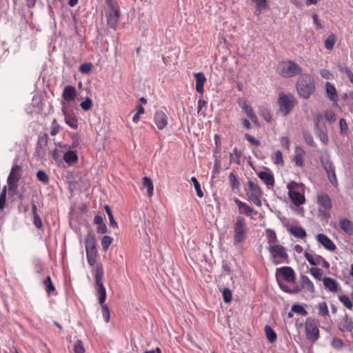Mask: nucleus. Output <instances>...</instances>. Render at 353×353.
Masks as SVG:
<instances>
[{
	"instance_id": "obj_63",
	"label": "nucleus",
	"mask_w": 353,
	"mask_h": 353,
	"mask_svg": "<svg viewBox=\"0 0 353 353\" xmlns=\"http://www.w3.org/2000/svg\"><path fill=\"white\" fill-rule=\"evenodd\" d=\"M61 151L57 148H54L52 150H51L49 153V154L51 156V158L53 159V161L57 162L60 159Z\"/></svg>"
},
{
	"instance_id": "obj_45",
	"label": "nucleus",
	"mask_w": 353,
	"mask_h": 353,
	"mask_svg": "<svg viewBox=\"0 0 353 353\" xmlns=\"http://www.w3.org/2000/svg\"><path fill=\"white\" fill-rule=\"evenodd\" d=\"M310 273L318 281L323 280V270L319 268H312L310 270Z\"/></svg>"
},
{
	"instance_id": "obj_62",
	"label": "nucleus",
	"mask_w": 353,
	"mask_h": 353,
	"mask_svg": "<svg viewBox=\"0 0 353 353\" xmlns=\"http://www.w3.org/2000/svg\"><path fill=\"white\" fill-rule=\"evenodd\" d=\"M59 130H60V125L57 123V120L55 119H54L52 122V126L50 128V134L52 136L57 135L59 133Z\"/></svg>"
},
{
	"instance_id": "obj_22",
	"label": "nucleus",
	"mask_w": 353,
	"mask_h": 353,
	"mask_svg": "<svg viewBox=\"0 0 353 353\" xmlns=\"http://www.w3.org/2000/svg\"><path fill=\"white\" fill-rule=\"evenodd\" d=\"M194 74L196 79V90L199 93L203 94L204 92V84L206 81V77L202 72H196L194 73Z\"/></svg>"
},
{
	"instance_id": "obj_43",
	"label": "nucleus",
	"mask_w": 353,
	"mask_h": 353,
	"mask_svg": "<svg viewBox=\"0 0 353 353\" xmlns=\"http://www.w3.org/2000/svg\"><path fill=\"white\" fill-rule=\"evenodd\" d=\"M113 241V238L108 235H105L101 239V246L104 251H106Z\"/></svg>"
},
{
	"instance_id": "obj_16",
	"label": "nucleus",
	"mask_w": 353,
	"mask_h": 353,
	"mask_svg": "<svg viewBox=\"0 0 353 353\" xmlns=\"http://www.w3.org/2000/svg\"><path fill=\"white\" fill-rule=\"evenodd\" d=\"M234 201L236 204L241 214H244L247 216H251L253 214L254 215L257 214V212L252 208H251L246 203L241 201L238 198H235Z\"/></svg>"
},
{
	"instance_id": "obj_34",
	"label": "nucleus",
	"mask_w": 353,
	"mask_h": 353,
	"mask_svg": "<svg viewBox=\"0 0 353 353\" xmlns=\"http://www.w3.org/2000/svg\"><path fill=\"white\" fill-rule=\"evenodd\" d=\"M143 188L147 189L148 196H152L153 194V182L150 177L145 176L143 178Z\"/></svg>"
},
{
	"instance_id": "obj_27",
	"label": "nucleus",
	"mask_w": 353,
	"mask_h": 353,
	"mask_svg": "<svg viewBox=\"0 0 353 353\" xmlns=\"http://www.w3.org/2000/svg\"><path fill=\"white\" fill-rule=\"evenodd\" d=\"M340 228L348 235L353 234L352 223L347 219H342L339 220Z\"/></svg>"
},
{
	"instance_id": "obj_60",
	"label": "nucleus",
	"mask_w": 353,
	"mask_h": 353,
	"mask_svg": "<svg viewBox=\"0 0 353 353\" xmlns=\"http://www.w3.org/2000/svg\"><path fill=\"white\" fill-rule=\"evenodd\" d=\"M339 125H340V133L341 134H346L348 131V125L346 122V120L343 118L340 119L339 120Z\"/></svg>"
},
{
	"instance_id": "obj_51",
	"label": "nucleus",
	"mask_w": 353,
	"mask_h": 353,
	"mask_svg": "<svg viewBox=\"0 0 353 353\" xmlns=\"http://www.w3.org/2000/svg\"><path fill=\"white\" fill-rule=\"evenodd\" d=\"M101 305L102 309L103 318L105 323H108L110 319V312L108 306L107 304H105V303H102Z\"/></svg>"
},
{
	"instance_id": "obj_53",
	"label": "nucleus",
	"mask_w": 353,
	"mask_h": 353,
	"mask_svg": "<svg viewBox=\"0 0 353 353\" xmlns=\"http://www.w3.org/2000/svg\"><path fill=\"white\" fill-rule=\"evenodd\" d=\"M331 345L336 350H341L344 345V343L342 339L337 337H334L331 341Z\"/></svg>"
},
{
	"instance_id": "obj_15",
	"label": "nucleus",
	"mask_w": 353,
	"mask_h": 353,
	"mask_svg": "<svg viewBox=\"0 0 353 353\" xmlns=\"http://www.w3.org/2000/svg\"><path fill=\"white\" fill-rule=\"evenodd\" d=\"M338 329L342 332H350L353 330V321L352 319L349 317L347 314H345V316L340 319V322L338 324Z\"/></svg>"
},
{
	"instance_id": "obj_58",
	"label": "nucleus",
	"mask_w": 353,
	"mask_h": 353,
	"mask_svg": "<svg viewBox=\"0 0 353 353\" xmlns=\"http://www.w3.org/2000/svg\"><path fill=\"white\" fill-rule=\"evenodd\" d=\"M80 106L84 111H88L92 108V101L90 98L87 97L85 101L80 103Z\"/></svg>"
},
{
	"instance_id": "obj_9",
	"label": "nucleus",
	"mask_w": 353,
	"mask_h": 353,
	"mask_svg": "<svg viewBox=\"0 0 353 353\" xmlns=\"http://www.w3.org/2000/svg\"><path fill=\"white\" fill-rule=\"evenodd\" d=\"M319 322L314 318L306 319L305 323V331L307 339L312 344L315 343L319 339V330L318 328Z\"/></svg>"
},
{
	"instance_id": "obj_14",
	"label": "nucleus",
	"mask_w": 353,
	"mask_h": 353,
	"mask_svg": "<svg viewBox=\"0 0 353 353\" xmlns=\"http://www.w3.org/2000/svg\"><path fill=\"white\" fill-rule=\"evenodd\" d=\"M316 239L318 243L326 250L331 252H334L336 250V245L327 235L321 233L316 235Z\"/></svg>"
},
{
	"instance_id": "obj_17",
	"label": "nucleus",
	"mask_w": 353,
	"mask_h": 353,
	"mask_svg": "<svg viewBox=\"0 0 353 353\" xmlns=\"http://www.w3.org/2000/svg\"><path fill=\"white\" fill-rule=\"evenodd\" d=\"M154 121L159 130L164 129L168 125V117L162 110H157L156 112Z\"/></svg>"
},
{
	"instance_id": "obj_26",
	"label": "nucleus",
	"mask_w": 353,
	"mask_h": 353,
	"mask_svg": "<svg viewBox=\"0 0 353 353\" xmlns=\"http://www.w3.org/2000/svg\"><path fill=\"white\" fill-rule=\"evenodd\" d=\"M43 284L45 287L46 292L48 296H50L52 295L56 296L57 294L55 286L53 284L52 279L50 276H46V278L43 281Z\"/></svg>"
},
{
	"instance_id": "obj_50",
	"label": "nucleus",
	"mask_w": 353,
	"mask_h": 353,
	"mask_svg": "<svg viewBox=\"0 0 353 353\" xmlns=\"http://www.w3.org/2000/svg\"><path fill=\"white\" fill-rule=\"evenodd\" d=\"M37 178L39 181L44 184H48L49 182V176L43 170H39L37 172Z\"/></svg>"
},
{
	"instance_id": "obj_30",
	"label": "nucleus",
	"mask_w": 353,
	"mask_h": 353,
	"mask_svg": "<svg viewBox=\"0 0 353 353\" xmlns=\"http://www.w3.org/2000/svg\"><path fill=\"white\" fill-rule=\"evenodd\" d=\"M63 160L68 164H73L78 161L77 152L74 150H68L63 154Z\"/></svg>"
},
{
	"instance_id": "obj_44",
	"label": "nucleus",
	"mask_w": 353,
	"mask_h": 353,
	"mask_svg": "<svg viewBox=\"0 0 353 353\" xmlns=\"http://www.w3.org/2000/svg\"><path fill=\"white\" fill-rule=\"evenodd\" d=\"M339 299L343 303V305L347 309L351 310L352 308L353 304L348 296L339 295Z\"/></svg>"
},
{
	"instance_id": "obj_6",
	"label": "nucleus",
	"mask_w": 353,
	"mask_h": 353,
	"mask_svg": "<svg viewBox=\"0 0 353 353\" xmlns=\"http://www.w3.org/2000/svg\"><path fill=\"white\" fill-rule=\"evenodd\" d=\"M267 248L270 254L272 262L274 265L290 263L289 256L284 246L281 245H271Z\"/></svg>"
},
{
	"instance_id": "obj_29",
	"label": "nucleus",
	"mask_w": 353,
	"mask_h": 353,
	"mask_svg": "<svg viewBox=\"0 0 353 353\" xmlns=\"http://www.w3.org/2000/svg\"><path fill=\"white\" fill-rule=\"evenodd\" d=\"M63 112L65 116V122L72 129L78 128V120L75 116L67 114L63 109Z\"/></svg>"
},
{
	"instance_id": "obj_28",
	"label": "nucleus",
	"mask_w": 353,
	"mask_h": 353,
	"mask_svg": "<svg viewBox=\"0 0 353 353\" xmlns=\"http://www.w3.org/2000/svg\"><path fill=\"white\" fill-rule=\"evenodd\" d=\"M289 231L294 236L297 238L303 239L307 236L305 230L300 226H292Z\"/></svg>"
},
{
	"instance_id": "obj_19",
	"label": "nucleus",
	"mask_w": 353,
	"mask_h": 353,
	"mask_svg": "<svg viewBox=\"0 0 353 353\" xmlns=\"http://www.w3.org/2000/svg\"><path fill=\"white\" fill-rule=\"evenodd\" d=\"M323 282L325 288L330 292H336L341 290L339 283L332 278L325 276L323 279Z\"/></svg>"
},
{
	"instance_id": "obj_35",
	"label": "nucleus",
	"mask_w": 353,
	"mask_h": 353,
	"mask_svg": "<svg viewBox=\"0 0 353 353\" xmlns=\"http://www.w3.org/2000/svg\"><path fill=\"white\" fill-rule=\"evenodd\" d=\"M304 256L305 257L307 261L310 263V264L313 266H317V265H320V259H319V257H322L320 255L313 256L312 254H311L310 253H309L307 252H304Z\"/></svg>"
},
{
	"instance_id": "obj_2",
	"label": "nucleus",
	"mask_w": 353,
	"mask_h": 353,
	"mask_svg": "<svg viewBox=\"0 0 353 353\" xmlns=\"http://www.w3.org/2000/svg\"><path fill=\"white\" fill-rule=\"evenodd\" d=\"M248 230L245 219L241 216H236L234 224L233 235V243L236 247L239 246L245 241L248 236Z\"/></svg>"
},
{
	"instance_id": "obj_48",
	"label": "nucleus",
	"mask_w": 353,
	"mask_h": 353,
	"mask_svg": "<svg viewBox=\"0 0 353 353\" xmlns=\"http://www.w3.org/2000/svg\"><path fill=\"white\" fill-rule=\"evenodd\" d=\"M303 139L305 141V143L311 146V147H316V145L313 139L312 135L308 132H304L303 133Z\"/></svg>"
},
{
	"instance_id": "obj_25",
	"label": "nucleus",
	"mask_w": 353,
	"mask_h": 353,
	"mask_svg": "<svg viewBox=\"0 0 353 353\" xmlns=\"http://www.w3.org/2000/svg\"><path fill=\"white\" fill-rule=\"evenodd\" d=\"M259 178L262 180L268 186H273L274 184V177L271 172L260 171L257 173Z\"/></svg>"
},
{
	"instance_id": "obj_13",
	"label": "nucleus",
	"mask_w": 353,
	"mask_h": 353,
	"mask_svg": "<svg viewBox=\"0 0 353 353\" xmlns=\"http://www.w3.org/2000/svg\"><path fill=\"white\" fill-rule=\"evenodd\" d=\"M49 141L48 134L40 132L38 136L36 149L34 152V157H37L41 160L46 159V146Z\"/></svg>"
},
{
	"instance_id": "obj_49",
	"label": "nucleus",
	"mask_w": 353,
	"mask_h": 353,
	"mask_svg": "<svg viewBox=\"0 0 353 353\" xmlns=\"http://www.w3.org/2000/svg\"><path fill=\"white\" fill-rule=\"evenodd\" d=\"M259 193H248V196L256 206L261 207L262 203Z\"/></svg>"
},
{
	"instance_id": "obj_10",
	"label": "nucleus",
	"mask_w": 353,
	"mask_h": 353,
	"mask_svg": "<svg viewBox=\"0 0 353 353\" xmlns=\"http://www.w3.org/2000/svg\"><path fill=\"white\" fill-rule=\"evenodd\" d=\"M22 168L19 165H14L7 179L8 190L12 192V194L17 192L19 181L22 176Z\"/></svg>"
},
{
	"instance_id": "obj_3",
	"label": "nucleus",
	"mask_w": 353,
	"mask_h": 353,
	"mask_svg": "<svg viewBox=\"0 0 353 353\" xmlns=\"http://www.w3.org/2000/svg\"><path fill=\"white\" fill-rule=\"evenodd\" d=\"M95 235L93 231H89L85 236V248L87 261L90 266H94L97 263V250Z\"/></svg>"
},
{
	"instance_id": "obj_57",
	"label": "nucleus",
	"mask_w": 353,
	"mask_h": 353,
	"mask_svg": "<svg viewBox=\"0 0 353 353\" xmlns=\"http://www.w3.org/2000/svg\"><path fill=\"white\" fill-rule=\"evenodd\" d=\"M324 117L327 121L330 123L334 122L336 119V114L332 110L325 111Z\"/></svg>"
},
{
	"instance_id": "obj_54",
	"label": "nucleus",
	"mask_w": 353,
	"mask_h": 353,
	"mask_svg": "<svg viewBox=\"0 0 353 353\" xmlns=\"http://www.w3.org/2000/svg\"><path fill=\"white\" fill-rule=\"evenodd\" d=\"M319 314L323 316H325L329 314L327 303L324 301L319 304Z\"/></svg>"
},
{
	"instance_id": "obj_61",
	"label": "nucleus",
	"mask_w": 353,
	"mask_h": 353,
	"mask_svg": "<svg viewBox=\"0 0 353 353\" xmlns=\"http://www.w3.org/2000/svg\"><path fill=\"white\" fill-rule=\"evenodd\" d=\"M273 162L276 165H283L284 161L283 158V154L280 150H277L275 152Z\"/></svg>"
},
{
	"instance_id": "obj_64",
	"label": "nucleus",
	"mask_w": 353,
	"mask_h": 353,
	"mask_svg": "<svg viewBox=\"0 0 353 353\" xmlns=\"http://www.w3.org/2000/svg\"><path fill=\"white\" fill-rule=\"evenodd\" d=\"M245 138L248 141H249L252 145L254 146H259L261 145L259 140L255 139L253 136L248 133L245 134Z\"/></svg>"
},
{
	"instance_id": "obj_20",
	"label": "nucleus",
	"mask_w": 353,
	"mask_h": 353,
	"mask_svg": "<svg viewBox=\"0 0 353 353\" xmlns=\"http://www.w3.org/2000/svg\"><path fill=\"white\" fill-rule=\"evenodd\" d=\"M317 203L326 210H330L332 208V200L330 196L325 193L318 194Z\"/></svg>"
},
{
	"instance_id": "obj_33",
	"label": "nucleus",
	"mask_w": 353,
	"mask_h": 353,
	"mask_svg": "<svg viewBox=\"0 0 353 353\" xmlns=\"http://www.w3.org/2000/svg\"><path fill=\"white\" fill-rule=\"evenodd\" d=\"M264 331L270 343H272L276 341L277 338L276 334L270 325H265Z\"/></svg>"
},
{
	"instance_id": "obj_23",
	"label": "nucleus",
	"mask_w": 353,
	"mask_h": 353,
	"mask_svg": "<svg viewBox=\"0 0 353 353\" xmlns=\"http://www.w3.org/2000/svg\"><path fill=\"white\" fill-rule=\"evenodd\" d=\"M77 97V90L75 87L68 85H66L63 91L62 97L66 101H74Z\"/></svg>"
},
{
	"instance_id": "obj_4",
	"label": "nucleus",
	"mask_w": 353,
	"mask_h": 353,
	"mask_svg": "<svg viewBox=\"0 0 353 353\" xmlns=\"http://www.w3.org/2000/svg\"><path fill=\"white\" fill-rule=\"evenodd\" d=\"M105 4L108 6L105 13L108 25L116 30L121 16L119 8L113 0H105Z\"/></svg>"
},
{
	"instance_id": "obj_5",
	"label": "nucleus",
	"mask_w": 353,
	"mask_h": 353,
	"mask_svg": "<svg viewBox=\"0 0 353 353\" xmlns=\"http://www.w3.org/2000/svg\"><path fill=\"white\" fill-rule=\"evenodd\" d=\"M94 279L99 303L102 305V303H105L107 296L106 290L103 285V267L101 263H97L96 265Z\"/></svg>"
},
{
	"instance_id": "obj_46",
	"label": "nucleus",
	"mask_w": 353,
	"mask_h": 353,
	"mask_svg": "<svg viewBox=\"0 0 353 353\" xmlns=\"http://www.w3.org/2000/svg\"><path fill=\"white\" fill-rule=\"evenodd\" d=\"M222 296L223 299V301L225 303H229L232 301V291L228 288H225L222 291Z\"/></svg>"
},
{
	"instance_id": "obj_7",
	"label": "nucleus",
	"mask_w": 353,
	"mask_h": 353,
	"mask_svg": "<svg viewBox=\"0 0 353 353\" xmlns=\"http://www.w3.org/2000/svg\"><path fill=\"white\" fill-rule=\"evenodd\" d=\"M323 119V117L321 113H318L314 117V131L316 137H318L324 145H327L329 142L327 128Z\"/></svg>"
},
{
	"instance_id": "obj_21",
	"label": "nucleus",
	"mask_w": 353,
	"mask_h": 353,
	"mask_svg": "<svg viewBox=\"0 0 353 353\" xmlns=\"http://www.w3.org/2000/svg\"><path fill=\"white\" fill-rule=\"evenodd\" d=\"M300 285L302 289L309 292L311 294L314 293L315 288L312 281L305 274L300 276Z\"/></svg>"
},
{
	"instance_id": "obj_24",
	"label": "nucleus",
	"mask_w": 353,
	"mask_h": 353,
	"mask_svg": "<svg viewBox=\"0 0 353 353\" xmlns=\"http://www.w3.org/2000/svg\"><path fill=\"white\" fill-rule=\"evenodd\" d=\"M325 91L327 98L332 102H336L339 100V96L334 85L330 82H326Z\"/></svg>"
},
{
	"instance_id": "obj_18",
	"label": "nucleus",
	"mask_w": 353,
	"mask_h": 353,
	"mask_svg": "<svg viewBox=\"0 0 353 353\" xmlns=\"http://www.w3.org/2000/svg\"><path fill=\"white\" fill-rule=\"evenodd\" d=\"M288 196L294 205L296 206H299L302 204H303L305 201V196L304 194L294 191L293 190H291V188L289 187V191H288Z\"/></svg>"
},
{
	"instance_id": "obj_41",
	"label": "nucleus",
	"mask_w": 353,
	"mask_h": 353,
	"mask_svg": "<svg viewBox=\"0 0 353 353\" xmlns=\"http://www.w3.org/2000/svg\"><path fill=\"white\" fill-rule=\"evenodd\" d=\"M292 312H294V313L302 316H306L307 314V311L305 307L299 303H295L292 306Z\"/></svg>"
},
{
	"instance_id": "obj_12",
	"label": "nucleus",
	"mask_w": 353,
	"mask_h": 353,
	"mask_svg": "<svg viewBox=\"0 0 353 353\" xmlns=\"http://www.w3.org/2000/svg\"><path fill=\"white\" fill-rule=\"evenodd\" d=\"M276 281H285L288 283H295L296 274L292 268L290 266H283L276 268L275 272Z\"/></svg>"
},
{
	"instance_id": "obj_47",
	"label": "nucleus",
	"mask_w": 353,
	"mask_h": 353,
	"mask_svg": "<svg viewBox=\"0 0 353 353\" xmlns=\"http://www.w3.org/2000/svg\"><path fill=\"white\" fill-rule=\"evenodd\" d=\"M73 350L74 353H85V350L83 341L80 339H77L74 342Z\"/></svg>"
},
{
	"instance_id": "obj_40",
	"label": "nucleus",
	"mask_w": 353,
	"mask_h": 353,
	"mask_svg": "<svg viewBox=\"0 0 353 353\" xmlns=\"http://www.w3.org/2000/svg\"><path fill=\"white\" fill-rule=\"evenodd\" d=\"M229 183L231 188L232 190L238 189L240 186V182L236 177L235 174L233 172H231L228 176Z\"/></svg>"
},
{
	"instance_id": "obj_1",
	"label": "nucleus",
	"mask_w": 353,
	"mask_h": 353,
	"mask_svg": "<svg viewBox=\"0 0 353 353\" xmlns=\"http://www.w3.org/2000/svg\"><path fill=\"white\" fill-rule=\"evenodd\" d=\"M296 88L300 97L309 99L316 91L314 79L310 74H301L296 81Z\"/></svg>"
},
{
	"instance_id": "obj_42",
	"label": "nucleus",
	"mask_w": 353,
	"mask_h": 353,
	"mask_svg": "<svg viewBox=\"0 0 353 353\" xmlns=\"http://www.w3.org/2000/svg\"><path fill=\"white\" fill-rule=\"evenodd\" d=\"M191 182L194 184V189L196 192V194L199 198L203 196V192L201 190V185L195 176H192L190 179Z\"/></svg>"
},
{
	"instance_id": "obj_38",
	"label": "nucleus",
	"mask_w": 353,
	"mask_h": 353,
	"mask_svg": "<svg viewBox=\"0 0 353 353\" xmlns=\"http://www.w3.org/2000/svg\"><path fill=\"white\" fill-rule=\"evenodd\" d=\"M104 210L108 214L110 221V225L113 228H118L117 222L114 220L110 206L105 205Z\"/></svg>"
},
{
	"instance_id": "obj_52",
	"label": "nucleus",
	"mask_w": 353,
	"mask_h": 353,
	"mask_svg": "<svg viewBox=\"0 0 353 353\" xmlns=\"http://www.w3.org/2000/svg\"><path fill=\"white\" fill-rule=\"evenodd\" d=\"M6 193H7V187L4 185L3 187L2 191L0 193V210H3L6 205Z\"/></svg>"
},
{
	"instance_id": "obj_8",
	"label": "nucleus",
	"mask_w": 353,
	"mask_h": 353,
	"mask_svg": "<svg viewBox=\"0 0 353 353\" xmlns=\"http://www.w3.org/2000/svg\"><path fill=\"white\" fill-rule=\"evenodd\" d=\"M281 75L285 78L301 75L302 74L301 67L292 60H287L280 63Z\"/></svg>"
},
{
	"instance_id": "obj_37",
	"label": "nucleus",
	"mask_w": 353,
	"mask_h": 353,
	"mask_svg": "<svg viewBox=\"0 0 353 353\" xmlns=\"http://www.w3.org/2000/svg\"><path fill=\"white\" fill-rule=\"evenodd\" d=\"M336 42V37L334 34H330L325 40V48L327 50H332Z\"/></svg>"
},
{
	"instance_id": "obj_55",
	"label": "nucleus",
	"mask_w": 353,
	"mask_h": 353,
	"mask_svg": "<svg viewBox=\"0 0 353 353\" xmlns=\"http://www.w3.org/2000/svg\"><path fill=\"white\" fill-rule=\"evenodd\" d=\"M240 107L243 109V110L249 118L255 114L253 108L250 105H248L246 102H243L242 104H240Z\"/></svg>"
},
{
	"instance_id": "obj_31",
	"label": "nucleus",
	"mask_w": 353,
	"mask_h": 353,
	"mask_svg": "<svg viewBox=\"0 0 353 353\" xmlns=\"http://www.w3.org/2000/svg\"><path fill=\"white\" fill-rule=\"evenodd\" d=\"M321 164L324 170L325 171L327 175L330 173H332V172H335V168L329 158H321Z\"/></svg>"
},
{
	"instance_id": "obj_11",
	"label": "nucleus",
	"mask_w": 353,
	"mask_h": 353,
	"mask_svg": "<svg viewBox=\"0 0 353 353\" xmlns=\"http://www.w3.org/2000/svg\"><path fill=\"white\" fill-rule=\"evenodd\" d=\"M296 103L297 101L293 96L287 95L283 92L279 94V109L284 116L288 115L292 110Z\"/></svg>"
},
{
	"instance_id": "obj_39",
	"label": "nucleus",
	"mask_w": 353,
	"mask_h": 353,
	"mask_svg": "<svg viewBox=\"0 0 353 353\" xmlns=\"http://www.w3.org/2000/svg\"><path fill=\"white\" fill-rule=\"evenodd\" d=\"M248 185L249 190L252 192V193H259V195L263 194V191L258 184H256L253 181L248 180Z\"/></svg>"
},
{
	"instance_id": "obj_32",
	"label": "nucleus",
	"mask_w": 353,
	"mask_h": 353,
	"mask_svg": "<svg viewBox=\"0 0 353 353\" xmlns=\"http://www.w3.org/2000/svg\"><path fill=\"white\" fill-rule=\"evenodd\" d=\"M295 152V164L299 167H302L303 165V159L302 158V155L305 154V151L301 147H296Z\"/></svg>"
},
{
	"instance_id": "obj_56",
	"label": "nucleus",
	"mask_w": 353,
	"mask_h": 353,
	"mask_svg": "<svg viewBox=\"0 0 353 353\" xmlns=\"http://www.w3.org/2000/svg\"><path fill=\"white\" fill-rule=\"evenodd\" d=\"M221 169V161L217 159H215L213 169L212 171V177L216 178L219 174Z\"/></svg>"
},
{
	"instance_id": "obj_36",
	"label": "nucleus",
	"mask_w": 353,
	"mask_h": 353,
	"mask_svg": "<svg viewBox=\"0 0 353 353\" xmlns=\"http://www.w3.org/2000/svg\"><path fill=\"white\" fill-rule=\"evenodd\" d=\"M265 233L269 245H275V243L278 241L275 231L272 229L268 228L265 230Z\"/></svg>"
},
{
	"instance_id": "obj_59",
	"label": "nucleus",
	"mask_w": 353,
	"mask_h": 353,
	"mask_svg": "<svg viewBox=\"0 0 353 353\" xmlns=\"http://www.w3.org/2000/svg\"><path fill=\"white\" fill-rule=\"evenodd\" d=\"M92 66L91 63H82L79 67V71L83 74H88L92 71Z\"/></svg>"
}]
</instances>
